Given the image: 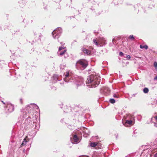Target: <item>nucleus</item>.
Returning a JSON list of instances; mask_svg holds the SVG:
<instances>
[{"label": "nucleus", "instance_id": "1", "mask_svg": "<svg viewBox=\"0 0 157 157\" xmlns=\"http://www.w3.org/2000/svg\"><path fill=\"white\" fill-rule=\"evenodd\" d=\"M65 77L64 80L66 82H74L76 83L77 87L78 86L82 85L83 82L84 80L82 78H79L75 76L70 71H68L64 73Z\"/></svg>", "mask_w": 157, "mask_h": 157}, {"label": "nucleus", "instance_id": "2", "mask_svg": "<svg viewBox=\"0 0 157 157\" xmlns=\"http://www.w3.org/2000/svg\"><path fill=\"white\" fill-rule=\"evenodd\" d=\"M100 77L94 75H91L88 76L86 81L87 86L90 88H95L97 87L100 82Z\"/></svg>", "mask_w": 157, "mask_h": 157}, {"label": "nucleus", "instance_id": "3", "mask_svg": "<svg viewBox=\"0 0 157 157\" xmlns=\"http://www.w3.org/2000/svg\"><path fill=\"white\" fill-rule=\"evenodd\" d=\"M26 115H25V117H27L28 116V117L26 118L25 120V121H22L23 124L21 123V126L22 127H24L25 129H26L28 127V125L31 121V116H33L31 113L28 112V113H26Z\"/></svg>", "mask_w": 157, "mask_h": 157}, {"label": "nucleus", "instance_id": "4", "mask_svg": "<svg viewBox=\"0 0 157 157\" xmlns=\"http://www.w3.org/2000/svg\"><path fill=\"white\" fill-rule=\"evenodd\" d=\"M88 65V62L85 59H81L76 63V67L78 69L84 70Z\"/></svg>", "mask_w": 157, "mask_h": 157}, {"label": "nucleus", "instance_id": "5", "mask_svg": "<svg viewBox=\"0 0 157 157\" xmlns=\"http://www.w3.org/2000/svg\"><path fill=\"white\" fill-rule=\"evenodd\" d=\"M93 42L94 44L98 46H102L106 44L105 38L103 37H100L97 40L94 39Z\"/></svg>", "mask_w": 157, "mask_h": 157}, {"label": "nucleus", "instance_id": "6", "mask_svg": "<svg viewBox=\"0 0 157 157\" xmlns=\"http://www.w3.org/2000/svg\"><path fill=\"white\" fill-rule=\"evenodd\" d=\"M62 32V28L60 27L54 30L52 33L54 38H58L61 35Z\"/></svg>", "mask_w": 157, "mask_h": 157}, {"label": "nucleus", "instance_id": "7", "mask_svg": "<svg viewBox=\"0 0 157 157\" xmlns=\"http://www.w3.org/2000/svg\"><path fill=\"white\" fill-rule=\"evenodd\" d=\"M100 92L105 95H108L110 94V90L108 87H104L101 89Z\"/></svg>", "mask_w": 157, "mask_h": 157}, {"label": "nucleus", "instance_id": "8", "mask_svg": "<svg viewBox=\"0 0 157 157\" xmlns=\"http://www.w3.org/2000/svg\"><path fill=\"white\" fill-rule=\"evenodd\" d=\"M32 108L36 109V111L37 112L39 110L38 106L35 104H30V105H28L26 107V109L27 110H29V109L31 110Z\"/></svg>", "mask_w": 157, "mask_h": 157}, {"label": "nucleus", "instance_id": "9", "mask_svg": "<svg viewBox=\"0 0 157 157\" xmlns=\"http://www.w3.org/2000/svg\"><path fill=\"white\" fill-rule=\"evenodd\" d=\"M65 48L64 47H60L59 48V51L58 52V54L59 56H63L65 54L66 52V50L64 49H64Z\"/></svg>", "mask_w": 157, "mask_h": 157}, {"label": "nucleus", "instance_id": "10", "mask_svg": "<svg viewBox=\"0 0 157 157\" xmlns=\"http://www.w3.org/2000/svg\"><path fill=\"white\" fill-rule=\"evenodd\" d=\"M6 107L9 112H11L14 110V107L13 105L10 103L7 104Z\"/></svg>", "mask_w": 157, "mask_h": 157}, {"label": "nucleus", "instance_id": "11", "mask_svg": "<svg viewBox=\"0 0 157 157\" xmlns=\"http://www.w3.org/2000/svg\"><path fill=\"white\" fill-rule=\"evenodd\" d=\"M71 142L74 144H76L79 142V139L76 135H75L73 136V139L71 140Z\"/></svg>", "mask_w": 157, "mask_h": 157}, {"label": "nucleus", "instance_id": "12", "mask_svg": "<svg viewBox=\"0 0 157 157\" xmlns=\"http://www.w3.org/2000/svg\"><path fill=\"white\" fill-rule=\"evenodd\" d=\"M82 51L86 54H87V55H89L91 53V52L89 50L84 47L82 48Z\"/></svg>", "mask_w": 157, "mask_h": 157}, {"label": "nucleus", "instance_id": "13", "mask_svg": "<svg viewBox=\"0 0 157 157\" xmlns=\"http://www.w3.org/2000/svg\"><path fill=\"white\" fill-rule=\"evenodd\" d=\"M29 141V139L26 136L25 139H24L23 141H22L21 144V147H22L23 146L25 145L27 142Z\"/></svg>", "mask_w": 157, "mask_h": 157}, {"label": "nucleus", "instance_id": "14", "mask_svg": "<svg viewBox=\"0 0 157 157\" xmlns=\"http://www.w3.org/2000/svg\"><path fill=\"white\" fill-rule=\"evenodd\" d=\"M52 79L54 82H56L57 80H58V76L57 75H54Z\"/></svg>", "mask_w": 157, "mask_h": 157}, {"label": "nucleus", "instance_id": "15", "mask_svg": "<svg viewBox=\"0 0 157 157\" xmlns=\"http://www.w3.org/2000/svg\"><path fill=\"white\" fill-rule=\"evenodd\" d=\"M98 144V143L97 142L91 143L90 144V146L91 147H95Z\"/></svg>", "mask_w": 157, "mask_h": 157}, {"label": "nucleus", "instance_id": "16", "mask_svg": "<svg viewBox=\"0 0 157 157\" xmlns=\"http://www.w3.org/2000/svg\"><path fill=\"white\" fill-rule=\"evenodd\" d=\"M93 156V157H102L101 155L98 153H95Z\"/></svg>", "mask_w": 157, "mask_h": 157}, {"label": "nucleus", "instance_id": "17", "mask_svg": "<svg viewBox=\"0 0 157 157\" xmlns=\"http://www.w3.org/2000/svg\"><path fill=\"white\" fill-rule=\"evenodd\" d=\"M140 48L141 49L144 48L146 49H147L148 48V46L147 45H140Z\"/></svg>", "mask_w": 157, "mask_h": 157}, {"label": "nucleus", "instance_id": "18", "mask_svg": "<svg viewBox=\"0 0 157 157\" xmlns=\"http://www.w3.org/2000/svg\"><path fill=\"white\" fill-rule=\"evenodd\" d=\"M132 121L131 120H126V123L128 124H132Z\"/></svg>", "mask_w": 157, "mask_h": 157}, {"label": "nucleus", "instance_id": "19", "mask_svg": "<svg viewBox=\"0 0 157 157\" xmlns=\"http://www.w3.org/2000/svg\"><path fill=\"white\" fill-rule=\"evenodd\" d=\"M149 91L148 89L147 88H144L143 90L144 92L145 93H147Z\"/></svg>", "mask_w": 157, "mask_h": 157}, {"label": "nucleus", "instance_id": "20", "mask_svg": "<svg viewBox=\"0 0 157 157\" xmlns=\"http://www.w3.org/2000/svg\"><path fill=\"white\" fill-rule=\"evenodd\" d=\"M109 101L111 103L113 104L115 103V100L113 98H111L109 99Z\"/></svg>", "mask_w": 157, "mask_h": 157}, {"label": "nucleus", "instance_id": "21", "mask_svg": "<svg viewBox=\"0 0 157 157\" xmlns=\"http://www.w3.org/2000/svg\"><path fill=\"white\" fill-rule=\"evenodd\" d=\"M154 66L155 69H157V63L156 62H154Z\"/></svg>", "mask_w": 157, "mask_h": 157}, {"label": "nucleus", "instance_id": "22", "mask_svg": "<svg viewBox=\"0 0 157 157\" xmlns=\"http://www.w3.org/2000/svg\"><path fill=\"white\" fill-rule=\"evenodd\" d=\"M129 38L130 39H134V38L133 36V35H130L129 37Z\"/></svg>", "mask_w": 157, "mask_h": 157}, {"label": "nucleus", "instance_id": "23", "mask_svg": "<svg viewBox=\"0 0 157 157\" xmlns=\"http://www.w3.org/2000/svg\"><path fill=\"white\" fill-rule=\"evenodd\" d=\"M65 67V65H61L60 66V69H61L63 70L64 69V68Z\"/></svg>", "mask_w": 157, "mask_h": 157}, {"label": "nucleus", "instance_id": "24", "mask_svg": "<svg viewBox=\"0 0 157 157\" xmlns=\"http://www.w3.org/2000/svg\"><path fill=\"white\" fill-rule=\"evenodd\" d=\"M141 118V115H139L137 116V119H138L139 120V121L140 120Z\"/></svg>", "mask_w": 157, "mask_h": 157}, {"label": "nucleus", "instance_id": "25", "mask_svg": "<svg viewBox=\"0 0 157 157\" xmlns=\"http://www.w3.org/2000/svg\"><path fill=\"white\" fill-rule=\"evenodd\" d=\"M130 58H131V56H130L129 55H127L126 56V58L128 60H129L130 59Z\"/></svg>", "mask_w": 157, "mask_h": 157}, {"label": "nucleus", "instance_id": "26", "mask_svg": "<svg viewBox=\"0 0 157 157\" xmlns=\"http://www.w3.org/2000/svg\"><path fill=\"white\" fill-rule=\"evenodd\" d=\"M99 10H97V11L96 12H95V13H98V14H96V16H98L100 14V12L99 11H98Z\"/></svg>", "mask_w": 157, "mask_h": 157}, {"label": "nucleus", "instance_id": "27", "mask_svg": "<svg viewBox=\"0 0 157 157\" xmlns=\"http://www.w3.org/2000/svg\"><path fill=\"white\" fill-rule=\"evenodd\" d=\"M113 97H114L115 98H118V95H116V94H114L113 95Z\"/></svg>", "mask_w": 157, "mask_h": 157}, {"label": "nucleus", "instance_id": "28", "mask_svg": "<svg viewBox=\"0 0 157 157\" xmlns=\"http://www.w3.org/2000/svg\"><path fill=\"white\" fill-rule=\"evenodd\" d=\"M119 55L121 56H123V53L122 52H119Z\"/></svg>", "mask_w": 157, "mask_h": 157}, {"label": "nucleus", "instance_id": "29", "mask_svg": "<svg viewBox=\"0 0 157 157\" xmlns=\"http://www.w3.org/2000/svg\"><path fill=\"white\" fill-rule=\"evenodd\" d=\"M116 1V0H114L113 2V3L115 4V5H117L118 4V3H117V4H116L115 3V2Z\"/></svg>", "mask_w": 157, "mask_h": 157}, {"label": "nucleus", "instance_id": "30", "mask_svg": "<svg viewBox=\"0 0 157 157\" xmlns=\"http://www.w3.org/2000/svg\"><path fill=\"white\" fill-rule=\"evenodd\" d=\"M153 118H155L156 120V121L157 122V116L155 117H153Z\"/></svg>", "mask_w": 157, "mask_h": 157}, {"label": "nucleus", "instance_id": "31", "mask_svg": "<svg viewBox=\"0 0 157 157\" xmlns=\"http://www.w3.org/2000/svg\"><path fill=\"white\" fill-rule=\"evenodd\" d=\"M60 43L61 44V45H64V43L63 42H60Z\"/></svg>", "mask_w": 157, "mask_h": 157}, {"label": "nucleus", "instance_id": "32", "mask_svg": "<svg viewBox=\"0 0 157 157\" xmlns=\"http://www.w3.org/2000/svg\"><path fill=\"white\" fill-rule=\"evenodd\" d=\"M52 88V89H53V90H56V87H54V86L52 87V88Z\"/></svg>", "mask_w": 157, "mask_h": 157}, {"label": "nucleus", "instance_id": "33", "mask_svg": "<svg viewBox=\"0 0 157 157\" xmlns=\"http://www.w3.org/2000/svg\"><path fill=\"white\" fill-rule=\"evenodd\" d=\"M114 40H115V39L114 38H113V40H112V42L113 43V44H115V43H114Z\"/></svg>", "mask_w": 157, "mask_h": 157}, {"label": "nucleus", "instance_id": "34", "mask_svg": "<svg viewBox=\"0 0 157 157\" xmlns=\"http://www.w3.org/2000/svg\"><path fill=\"white\" fill-rule=\"evenodd\" d=\"M154 79L157 80V75L154 78Z\"/></svg>", "mask_w": 157, "mask_h": 157}, {"label": "nucleus", "instance_id": "35", "mask_svg": "<svg viewBox=\"0 0 157 157\" xmlns=\"http://www.w3.org/2000/svg\"><path fill=\"white\" fill-rule=\"evenodd\" d=\"M33 123L34 124H35V127H34V128L35 129H36V124L35 123H34V122H33Z\"/></svg>", "mask_w": 157, "mask_h": 157}, {"label": "nucleus", "instance_id": "36", "mask_svg": "<svg viewBox=\"0 0 157 157\" xmlns=\"http://www.w3.org/2000/svg\"><path fill=\"white\" fill-rule=\"evenodd\" d=\"M154 126L155 127H157V124L155 123L154 124Z\"/></svg>", "mask_w": 157, "mask_h": 157}, {"label": "nucleus", "instance_id": "37", "mask_svg": "<svg viewBox=\"0 0 157 157\" xmlns=\"http://www.w3.org/2000/svg\"><path fill=\"white\" fill-rule=\"evenodd\" d=\"M154 157H157V153L155 154Z\"/></svg>", "mask_w": 157, "mask_h": 157}, {"label": "nucleus", "instance_id": "38", "mask_svg": "<svg viewBox=\"0 0 157 157\" xmlns=\"http://www.w3.org/2000/svg\"><path fill=\"white\" fill-rule=\"evenodd\" d=\"M20 102L21 104H22V99H20Z\"/></svg>", "mask_w": 157, "mask_h": 157}, {"label": "nucleus", "instance_id": "39", "mask_svg": "<svg viewBox=\"0 0 157 157\" xmlns=\"http://www.w3.org/2000/svg\"><path fill=\"white\" fill-rule=\"evenodd\" d=\"M39 39H40V34L39 35Z\"/></svg>", "mask_w": 157, "mask_h": 157}, {"label": "nucleus", "instance_id": "40", "mask_svg": "<svg viewBox=\"0 0 157 157\" xmlns=\"http://www.w3.org/2000/svg\"><path fill=\"white\" fill-rule=\"evenodd\" d=\"M64 112L67 113L68 112V111H64Z\"/></svg>", "mask_w": 157, "mask_h": 157}, {"label": "nucleus", "instance_id": "41", "mask_svg": "<svg viewBox=\"0 0 157 157\" xmlns=\"http://www.w3.org/2000/svg\"><path fill=\"white\" fill-rule=\"evenodd\" d=\"M2 102L4 103H4H5L3 102V101H2Z\"/></svg>", "mask_w": 157, "mask_h": 157}, {"label": "nucleus", "instance_id": "42", "mask_svg": "<svg viewBox=\"0 0 157 157\" xmlns=\"http://www.w3.org/2000/svg\"><path fill=\"white\" fill-rule=\"evenodd\" d=\"M71 2H72V0H70Z\"/></svg>", "mask_w": 157, "mask_h": 157}]
</instances>
